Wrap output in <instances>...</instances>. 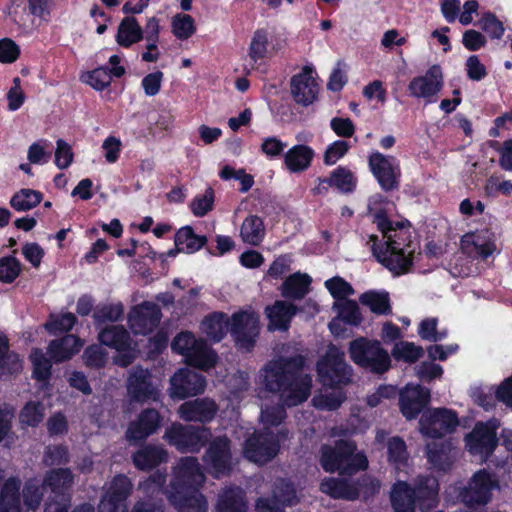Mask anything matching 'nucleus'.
<instances>
[{"instance_id": "nucleus-39", "label": "nucleus", "mask_w": 512, "mask_h": 512, "mask_svg": "<svg viewBox=\"0 0 512 512\" xmlns=\"http://www.w3.org/2000/svg\"><path fill=\"white\" fill-rule=\"evenodd\" d=\"M359 301L375 314H391L389 294L386 291H367L360 295Z\"/></svg>"}, {"instance_id": "nucleus-57", "label": "nucleus", "mask_w": 512, "mask_h": 512, "mask_svg": "<svg viewBox=\"0 0 512 512\" xmlns=\"http://www.w3.org/2000/svg\"><path fill=\"white\" fill-rule=\"evenodd\" d=\"M44 418V407L39 402H28L20 413V420L29 426L38 425Z\"/></svg>"}, {"instance_id": "nucleus-4", "label": "nucleus", "mask_w": 512, "mask_h": 512, "mask_svg": "<svg viewBox=\"0 0 512 512\" xmlns=\"http://www.w3.org/2000/svg\"><path fill=\"white\" fill-rule=\"evenodd\" d=\"M377 227L382 232L385 248H378L373 244L372 250L377 260L389 269L394 275H401L409 271L412 265L413 250L410 245L405 246L407 232L403 231V223H392L384 215L377 214L375 218Z\"/></svg>"}, {"instance_id": "nucleus-14", "label": "nucleus", "mask_w": 512, "mask_h": 512, "mask_svg": "<svg viewBox=\"0 0 512 512\" xmlns=\"http://www.w3.org/2000/svg\"><path fill=\"white\" fill-rule=\"evenodd\" d=\"M127 394L129 398L141 404L156 402L160 398V390L151 381V374L147 369L135 367L127 379Z\"/></svg>"}, {"instance_id": "nucleus-10", "label": "nucleus", "mask_w": 512, "mask_h": 512, "mask_svg": "<svg viewBox=\"0 0 512 512\" xmlns=\"http://www.w3.org/2000/svg\"><path fill=\"white\" fill-rule=\"evenodd\" d=\"M210 437L211 433L207 428H195L179 423L172 424L164 434V439L180 452H198Z\"/></svg>"}, {"instance_id": "nucleus-11", "label": "nucleus", "mask_w": 512, "mask_h": 512, "mask_svg": "<svg viewBox=\"0 0 512 512\" xmlns=\"http://www.w3.org/2000/svg\"><path fill=\"white\" fill-rule=\"evenodd\" d=\"M497 487V481L493 476L485 470H480L460 489L459 498L469 507L486 505L491 500L492 490Z\"/></svg>"}, {"instance_id": "nucleus-5", "label": "nucleus", "mask_w": 512, "mask_h": 512, "mask_svg": "<svg viewBox=\"0 0 512 512\" xmlns=\"http://www.w3.org/2000/svg\"><path fill=\"white\" fill-rule=\"evenodd\" d=\"M438 482L433 477H422L414 487L403 481L397 482L391 491V503L395 512H415L416 501L422 508H431L437 503Z\"/></svg>"}, {"instance_id": "nucleus-40", "label": "nucleus", "mask_w": 512, "mask_h": 512, "mask_svg": "<svg viewBox=\"0 0 512 512\" xmlns=\"http://www.w3.org/2000/svg\"><path fill=\"white\" fill-rule=\"evenodd\" d=\"M310 282L311 279L307 274L295 273L283 282L282 295L288 298L301 299L307 294Z\"/></svg>"}, {"instance_id": "nucleus-49", "label": "nucleus", "mask_w": 512, "mask_h": 512, "mask_svg": "<svg viewBox=\"0 0 512 512\" xmlns=\"http://www.w3.org/2000/svg\"><path fill=\"white\" fill-rule=\"evenodd\" d=\"M330 181L333 187L344 193L353 191L356 186L352 172L345 167L335 169L330 175Z\"/></svg>"}, {"instance_id": "nucleus-30", "label": "nucleus", "mask_w": 512, "mask_h": 512, "mask_svg": "<svg viewBox=\"0 0 512 512\" xmlns=\"http://www.w3.org/2000/svg\"><path fill=\"white\" fill-rule=\"evenodd\" d=\"M98 339L101 344L111 347L119 352L131 347V338L123 326H109L99 332Z\"/></svg>"}, {"instance_id": "nucleus-16", "label": "nucleus", "mask_w": 512, "mask_h": 512, "mask_svg": "<svg viewBox=\"0 0 512 512\" xmlns=\"http://www.w3.org/2000/svg\"><path fill=\"white\" fill-rule=\"evenodd\" d=\"M206 380L189 368L178 370L170 379L169 394L172 398L185 399L205 391Z\"/></svg>"}, {"instance_id": "nucleus-52", "label": "nucleus", "mask_w": 512, "mask_h": 512, "mask_svg": "<svg viewBox=\"0 0 512 512\" xmlns=\"http://www.w3.org/2000/svg\"><path fill=\"white\" fill-rule=\"evenodd\" d=\"M44 485L40 486L37 481L29 480L25 483L23 488V500L25 506L30 510H35L39 507L43 498Z\"/></svg>"}, {"instance_id": "nucleus-9", "label": "nucleus", "mask_w": 512, "mask_h": 512, "mask_svg": "<svg viewBox=\"0 0 512 512\" xmlns=\"http://www.w3.org/2000/svg\"><path fill=\"white\" fill-rule=\"evenodd\" d=\"M280 435L282 430L264 431L254 433L246 440L244 456L251 462L265 464L272 460L280 450Z\"/></svg>"}, {"instance_id": "nucleus-18", "label": "nucleus", "mask_w": 512, "mask_h": 512, "mask_svg": "<svg viewBox=\"0 0 512 512\" xmlns=\"http://www.w3.org/2000/svg\"><path fill=\"white\" fill-rule=\"evenodd\" d=\"M258 331L259 317L254 312L243 311L232 316L230 332L241 348L249 350L255 342Z\"/></svg>"}, {"instance_id": "nucleus-6", "label": "nucleus", "mask_w": 512, "mask_h": 512, "mask_svg": "<svg viewBox=\"0 0 512 512\" xmlns=\"http://www.w3.org/2000/svg\"><path fill=\"white\" fill-rule=\"evenodd\" d=\"M320 464L326 472L353 474L368 466L367 457L356 452V445L350 440H337L334 445L324 444L320 448Z\"/></svg>"}, {"instance_id": "nucleus-17", "label": "nucleus", "mask_w": 512, "mask_h": 512, "mask_svg": "<svg viewBox=\"0 0 512 512\" xmlns=\"http://www.w3.org/2000/svg\"><path fill=\"white\" fill-rule=\"evenodd\" d=\"M443 87V73L438 65L431 66L424 75L414 77L409 85L410 95L424 98L428 103L435 102Z\"/></svg>"}, {"instance_id": "nucleus-34", "label": "nucleus", "mask_w": 512, "mask_h": 512, "mask_svg": "<svg viewBox=\"0 0 512 512\" xmlns=\"http://www.w3.org/2000/svg\"><path fill=\"white\" fill-rule=\"evenodd\" d=\"M143 38V29L134 17H125L118 26L116 42L128 48Z\"/></svg>"}, {"instance_id": "nucleus-43", "label": "nucleus", "mask_w": 512, "mask_h": 512, "mask_svg": "<svg viewBox=\"0 0 512 512\" xmlns=\"http://www.w3.org/2000/svg\"><path fill=\"white\" fill-rule=\"evenodd\" d=\"M73 482L74 476L69 469H54L47 473L44 479V486L59 494L69 489Z\"/></svg>"}, {"instance_id": "nucleus-50", "label": "nucleus", "mask_w": 512, "mask_h": 512, "mask_svg": "<svg viewBox=\"0 0 512 512\" xmlns=\"http://www.w3.org/2000/svg\"><path fill=\"white\" fill-rule=\"evenodd\" d=\"M272 496L283 507L286 505H294L298 502L294 487L289 482L282 479L275 483Z\"/></svg>"}, {"instance_id": "nucleus-46", "label": "nucleus", "mask_w": 512, "mask_h": 512, "mask_svg": "<svg viewBox=\"0 0 512 512\" xmlns=\"http://www.w3.org/2000/svg\"><path fill=\"white\" fill-rule=\"evenodd\" d=\"M123 314L124 307L121 303H102L94 309L93 318L98 323L116 322Z\"/></svg>"}, {"instance_id": "nucleus-29", "label": "nucleus", "mask_w": 512, "mask_h": 512, "mask_svg": "<svg viewBox=\"0 0 512 512\" xmlns=\"http://www.w3.org/2000/svg\"><path fill=\"white\" fill-rule=\"evenodd\" d=\"M166 451L154 445H145L132 456L133 464L140 470H150L166 461Z\"/></svg>"}, {"instance_id": "nucleus-21", "label": "nucleus", "mask_w": 512, "mask_h": 512, "mask_svg": "<svg viewBox=\"0 0 512 512\" xmlns=\"http://www.w3.org/2000/svg\"><path fill=\"white\" fill-rule=\"evenodd\" d=\"M369 166L384 190L389 191L398 187L400 168L395 157L374 152L369 157Z\"/></svg>"}, {"instance_id": "nucleus-41", "label": "nucleus", "mask_w": 512, "mask_h": 512, "mask_svg": "<svg viewBox=\"0 0 512 512\" xmlns=\"http://www.w3.org/2000/svg\"><path fill=\"white\" fill-rule=\"evenodd\" d=\"M202 330L210 339L220 341L229 331V318L224 313H214L203 321Z\"/></svg>"}, {"instance_id": "nucleus-2", "label": "nucleus", "mask_w": 512, "mask_h": 512, "mask_svg": "<svg viewBox=\"0 0 512 512\" xmlns=\"http://www.w3.org/2000/svg\"><path fill=\"white\" fill-rule=\"evenodd\" d=\"M300 364V359H278L261 371L263 385L271 392H280L283 406H297L310 396L312 378L298 372Z\"/></svg>"}, {"instance_id": "nucleus-1", "label": "nucleus", "mask_w": 512, "mask_h": 512, "mask_svg": "<svg viewBox=\"0 0 512 512\" xmlns=\"http://www.w3.org/2000/svg\"><path fill=\"white\" fill-rule=\"evenodd\" d=\"M205 475L197 458H180L172 468L169 488L165 494L179 512H207V501L199 492Z\"/></svg>"}, {"instance_id": "nucleus-60", "label": "nucleus", "mask_w": 512, "mask_h": 512, "mask_svg": "<svg viewBox=\"0 0 512 512\" xmlns=\"http://www.w3.org/2000/svg\"><path fill=\"white\" fill-rule=\"evenodd\" d=\"M31 361L34 366L33 374L38 380H46L50 376L51 363L44 354L35 349L30 355Z\"/></svg>"}, {"instance_id": "nucleus-54", "label": "nucleus", "mask_w": 512, "mask_h": 512, "mask_svg": "<svg viewBox=\"0 0 512 512\" xmlns=\"http://www.w3.org/2000/svg\"><path fill=\"white\" fill-rule=\"evenodd\" d=\"M111 75L105 67L97 68L81 76V80L95 90H103L111 83Z\"/></svg>"}, {"instance_id": "nucleus-56", "label": "nucleus", "mask_w": 512, "mask_h": 512, "mask_svg": "<svg viewBox=\"0 0 512 512\" xmlns=\"http://www.w3.org/2000/svg\"><path fill=\"white\" fill-rule=\"evenodd\" d=\"M75 322L76 317L72 313L51 315L50 320L45 324V327L51 333L57 334L71 330Z\"/></svg>"}, {"instance_id": "nucleus-35", "label": "nucleus", "mask_w": 512, "mask_h": 512, "mask_svg": "<svg viewBox=\"0 0 512 512\" xmlns=\"http://www.w3.org/2000/svg\"><path fill=\"white\" fill-rule=\"evenodd\" d=\"M219 512H247V503L244 492L240 488L225 489L217 503Z\"/></svg>"}, {"instance_id": "nucleus-19", "label": "nucleus", "mask_w": 512, "mask_h": 512, "mask_svg": "<svg viewBox=\"0 0 512 512\" xmlns=\"http://www.w3.org/2000/svg\"><path fill=\"white\" fill-rule=\"evenodd\" d=\"M290 92L299 105L306 107L314 103L319 93V85L313 76L312 68L305 66L291 78Z\"/></svg>"}, {"instance_id": "nucleus-45", "label": "nucleus", "mask_w": 512, "mask_h": 512, "mask_svg": "<svg viewBox=\"0 0 512 512\" xmlns=\"http://www.w3.org/2000/svg\"><path fill=\"white\" fill-rule=\"evenodd\" d=\"M42 193L32 189H21L15 193L10 205L17 211H28L36 207L42 201Z\"/></svg>"}, {"instance_id": "nucleus-28", "label": "nucleus", "mask_w": 512, "mask_h": 512, "mask_svg": "<svg viewBox=\"0 0 512 512\" xmlns=\"http://www.w3.org/2000/svg\"><path fill=\"white\" fill-rule=\"evenodd\" d=\"M296 313V307L285 301H276L272 306L266 308L269 318V329L287 330L292 317Z\"/></svg>"}, {"instance_id": "nucleus-62", "label": "nucleus", "mask_w": 512, "mask_h": 512, "mask_svg": "<svg viewBox=\"0 0 512 512\" xmlns=\"http://www.w3.org/2000/svg\"><path fill=\"white\" fill-rule=\"evenodd\" d=\"M56 145L55 164L59 169H66L73 162L72 147L63 139H58Z\"/></svg>"}, {"instance_id": "nucleus-3", "label": "nucleus", "mask_w": 512, "mask_h": 512, "mask_svg": "<svg viewBox=\"0 0 512 512\" xmlns=\"http://www.w3.org/2000/svg\"><path fill=\"white\" fill-rule=\"evenodd\" d=\"M317 372L325 386L312 399V404L320 410H336L345 400L339 387L351 382L352 368L345 361V354L335 345H330L325 356L317 363Z\"/></svg>"}, {"instance_id": "nucleus-47", "label": "nucleus", "mask_w": 512, "mask_h": 512, "mask_svg": "<svg viewBox=\"0 0 512 512\" xmlns=\"http://www.w3.org/2000/svg\"><path fill=\"white\" fill-rule=\"evenodd\" d=\"M172 33L180 40H186L191 37L196 30L194 19L188 15L176 14L171 21Z\"/></svg>"}, {"instance_id": "nucleus-31", "label": "nucleus", "mask_w": 512, "mask_h": 512, "mask_svg": "<svg viewBox=\"0 0 512 512\" xmlns=\"http://www.w3.org/2000/svg\"><path fill=\"white\" fill-rule=\"evenodd\" d=\"M314 152L305 145H296L284 156V163L290 172L297 173L306 170L313 159Z\"/></svg>"}, {"instance_id": "nucleus-51", "label": "nucleus", "mask_w": 512, "mask_h": 512, "mask_svg": "<svg viewBox=\"0 0 512 512\" xmlns=\"http://www.w3.org/2000/svg\"><path fill=\"white\" fill-rule=\"evenodd\" d=\"M387 448L389 461L396 467H400L407 463L409 455L403 439L400 437H393L389 439Z\"/></svg>"}, {"instance_id": "nucleus-48", "label": "nucleus", "mask_w": 512, "mask_h": 512, "mask_svg": "<svg viewBox=\"0 0 512 512\" xmlns=\"http://www.w3.org/2000/svg\"><path fill=\"white\" fill-rule=\"evenodd\" d=\"M286 416L283 405H266L262 408L260 421L264 431H271L273 427H278Z\"/></svg>"}, {"instance_id": "nucleus-13", "label": "nucleus", "mask_w": 512, "mask_h": 512, "mask_svg": "<svg viewBox=\"0 0 512 512\" xmlns=\"http://www.w3.org/2000/svg\"><path fill=\"white\" fill-rule=\"evenodd\" d=\"M379 489L380 482L370 477L363 478L359 488L337 478H328L321 483L322 492L334 498L349 500L357 498L360 492H362L364 497L373 496Z\"/></svg>"}, {"instance_id": "nucleus-22", "label": "nucleus", "mask_w": 512, "mask_h": 512, "mask_svg": "<svg viewBox=\"0 0 512 512\" xmlns=\"http://www.w3.org/2000/svg\"><path fill=\"white\" fill-rule=\"evenodd\" d=\"M160 309L151 302H144L134 307L129 313V326L135 334H148L159 324Z\"/></svg>"}, {"instance_id": "nucleus-33", "label": "nucleus", "mask_w": 512, "mask_h": 512, "mask_svg": "<svg viewBox=\"0 0 512 512\" xmlns=\"http://www.w3.org/2000/svg\"><path fill=\"white\" fill-rule=\"evenodd\" d=\"M82 345L76 336L67 335L50 343L49 354L55 362L65 361L79 352Z\"/></svg>"}, {"instance_id": "nucleus-8", "label": "nucleus", "mask_w": 512, "mask_h": 512, "mask_svg": "<svg viewBox=\"0 0 512 512\" xmlns=\"http://www.w3.org/2000/svg\"><path fill=\"white\" fill-rule=\"evenodd\" d=\"M172 349L186 358L188 364L203 370L216 363L215 353L202 339H196L190 332L179 333L172 342Z\"/></svg>"}, {"instance_id": "nucleus-32", "label": "nucleus", "mask_w": 512, "mask_h": 512, "mask_svg": "<svg viewBox=\"0 0 512 512\" xmlns=\"http://www.w3.org/2000/svg\"><path fill=\"white\" fill-rule=\"evenodd\" d=\"M427 458L435 469L445 471L453 463V449L449 443H430L427 445Z\"/></svg>"}, {"instance_id": "nucleus-24", "label": "nucleus", "mask_w": 512, "mask_h": 512, "mask_svg": "<svg viewBox=\"0 0 512 512\" xmlns=\"http://www.w3.org/2000/svg\"><path fill=\"white\" fill-rule=\"evenodd\" d=\"M161 416L159 412L152 408L143 410L136 420L132 421L126 432L125 437L128 441H141L154 434L160 427Z\"/></svg>"}, {"instance_id": "nucleus-55", "label": "nucleus", "mask_w": 512, "mask_h": 512, "mask_svg": "<svg viewBox=\"0 0 512 512\" xmlns=\"http://www.w3.org/2000/svg\"><path fill=\"white\" fill-rule=\"evenodd\" d=\"M393 356L406 362H415L423 355V349L412 342L401 341L396 343L393 349Z\"/></svg>"}, {"instance_id": "nucleus-44", "label": "nucleus", "mask_w": 512, "mask_h": 512, "mask_svg": "<svg viewBox=\"0 0 512 512\" xmlns=\"http://www.w3.org/2000/svg\"><path fill=\"white\" fill-rule=\"evenodd\" d=\"M132 488L133 484L128 477L118 475L114 477L102 499H109L117 504H125V500L130 495Z\"/></svg>"}, {"instance_id": "nucleus-25", "label": "nucleus", "mask_w": 512, "mask_h": 512, "mask_svg": "<svg viewBox=\"0 0 512 512\" xmlns=\"http://www.w3.org/2000/svg\"><path fill=\"white\" fill-rule=\"evenodd\" d=\"M461 250L469 256L486 259L496 251V244L487 231L471 232L461 238Z\"/></svg>"}, {"instance_id": "nucleus-53", "label": "nucleus", "mask_w": 512, "mask_h": 512, "mask_svg": "<svg viewBox=\"0 0 512 512\" xmlns=\"http://www.w3.org/2000/svg\"><path fill=\"white\" fill-rule=\"evenodd\" d=\"M478 25L492 39H500L504 35L503 23L491 12L483 13Z\"/></svg>"}, {"instance_id": "nucleus-59", "label": "nucleus", "mask_w": 512, "mask_h": 512, "mask_svg": "<svg viewBox=\"0 0 512 512\" xmlns=\"http://www.w3.org/2000/svg\"><path fill=\"white\" fill-rule=\"evenodd\" d=\"M325 287L336 299H346L348 296L354 294L352 286L341 277H333L325 282Z\"/></svg>"}, {"instance_id": "nucleus-61", "label": "nucleus", "mask_w": 512, "mask_h": 512, "mask_svg": "<svg viewBox=\"0 0 512 512\" xmlns=\"http://www.w3.org/2000/svg\"><path fill=\"white\" fill-rule=\"evenodd\" d=\"M166 475L161 472L152 474L147 480L139 484L138 489L146 496H157L162 492Z\"/></svg>"}, {"instance_id": "nucleus-27", "label": "nucleus", "mask_w": 512, "mask_h": 512, "mask_svg": "<svg viewBox=\"0 0 512 512\" xmlns=\"http://www.w3.org/2000/svg\"><path fill=\"white\" fill-rule=\"evenodd\" d=\"M333 309L337 311V318L333 319L329 323V328L332 333L337 332L339 319L353 326H358L362 322L360 308L358 304L353 300L340 299L335 301L333 304Z\"/></svg>"}, {"instance_id": "nucleus-63", "label": "nucleus", "mask_w": 512, "mask_h": 512, "mask_svg": "<svg viewBox=\"0 0 512 512\" xmlns=\"http://www.w3.org/2000/svg\"><path fill=\"white\" fill-rule=\"evenodd\" d=\"M214 191L212 188L205 190V193L194 199L191 203V210L195 216L202 217L213 207Z\"/></svg>"}, {"instance_id": "nucleus-38", "label": "nucleus", "mask_w": 512, "mask_h": 512, "mask_svg": "<svg viewBox=\"0 0 512 512\" xmlns=\"http://www.w3.org/2000/svg\"><path fill=\"white\" fill-rule=\"evenodd\" d=\"M265 235V227L263 220L256 216H248L242 223L240 236L245 243L258 246Z\"/></svg>"}, {"instance_id": "nucleus-15", "label": "nucleus", "mask_w": 512, "mask_h": 512, "mask_svg": "<svg viewBox=\"0 0 512 512\" xmlns=\"http://www.w3.org/2000/svg\"><path fill=\"white\" fill-rule=\"evenodd\" d=\"M499 422L491 419L486 423H477L470 434L466 436V446L470 453L486 458L497 445L496 430Z\"/></svg>"}, {"instance_id": "nucleus-26", "label": "nucleus", "mask_w": 512, "mask_h": 512, "mask_svg": "<svg viewBox=\"0 0 512 512\" xmlns=\"http://www.w3.org/2000/svg\"><path fill=\"white\" fill-rule=\"evenodd\" d=\"M216 412L215 402L208 398L187 401L178 408L180 418L188 422H209Z\"/></svg>"}, {"instance_id": "nucleus-23", "label": "nucleus", "mask_w": 512, "mask_h": 512, "mask_svg": "<svg viewBox=\"0 0 512 512\" xmlns=\"http://www.w3.org/2000/svg\"><path fill=\"white\" fill-rule=\"evenodd\" d=\"M430 400V391L420 385H406L400 391L399 406L403 416L408 419H414L428 404Z\"/></svg>"}, {"instance_id": "nucleus-64", "label": "nucleus", "mask_w": 512, "mask_h": 512, "mask_svg": "<svg viewBox=\"0 0 512 512\" xmlns=\"http://www.w3.org/2000/svg\"><path fill=\"white\" fill-rule=\"evenodd\" d=\"M83 359L87 366L100 368L105 365L107 354L101 346L92 345L84 351Z\"/></svg>"}, {"instance_id": "nucleus-37", "label": "nucleus", "mask_w": 512, "mask_h": 512, "mask_svg": "<svg viewBox=\"0 0 512 512\" xmlns=\"http://www.w3.org/2000/svg\"><path fill=\"white\" fill-rule=\"evenodd\" d=\"M174 241L177 251L194 253L207 243V238L196 235L190 226H185L177 231Z\"/></svg>"}, {"instance_id": "nucleus-36", "label": "nucleus", "mask_w": 512, "mask_h": 512, "mask_svg": "<svg viewBox=\"0 0 512 512\" xmlns=\"http://www.w3.org/2000/svg\"><path fill=\"white\" fill-rule=\"evenodd\" d=\"M19 479H8L0 492V512H21L20 510V489Z\"/></svg>"}, {"instance_id": "nucleus-58", "label": "nucleus", "mask_w": 512, "mask_h": 512, "mask_svg": "<svg viewBox=\"0 0 512 512\" xmlns=\"http://www.w3.org/2000/svg\"><path fill=\"white\" fill-rule=\"evenodd\" d=\"M21 271L20 262L14 257H3L0 259V281L4 283L13 282Z\"/></svg>"}, {"instance_id": "nucleus-42", "label": "nucleus", "mask_w": 512, "mask_h": 512, "mask_svg": "<svg viewBox=\"0 0 512 512\" xmlns=\"http://www.w3.org/2000/svg\"><path fill=\"white\" fill-rule=\"evenodd\" d=\"M270 44V34L267 29H257L251 38L249 45L248 56L255 64L259 60H263L268 54V47Z\"/></svg>"}, {"instance_id": "nucleus-7", "label": "nucleus", "mask_w": 512, "mask_h": 512, "mask_svg": "<svg viewBox=\"0 0 512 512\" xmlns=\"http://www.w3.org/2000/svg\"><path fill=\"white\" fill-rule=\"evenodd\" d=\"M351 360L358 366L376 374L386 372L390 367V357L378 341L360 337L349 344Z\"/></svg>"}, {"instance_id": "nucleus-20", "label": "nucleus", "mask_w": 512, "mask_h": 512, "mask_svg": "<svg viewBox=\"0 0 512 512\" xmlns=\"http://www.w3.org/2000/svg\"><path fill=\"white\" fill-rule=\"evenodd\" d=\"M204 461L215 477L229 472L232 465L229 439L225 436L215 438L205 453Z\"/></svg>"}, {"instance_id": "nucleus-12", "label": "nucleus", "mask_w": 512, "mask_h": 512, "mask_svg": "<svg viewBox=\"0 0 512 512\" xmlns=\"http://www.w3.org/2000/svg\"><path fill=\"white\" fill-rule=\"evenodd\" d=\"M458 418L452 410L437 408L425 412L420 421V432L430 438H440L458 426Z\"/></svg>"}]
</instances>
